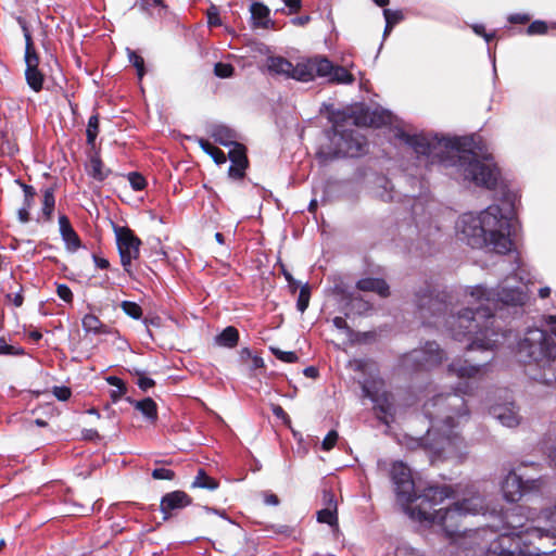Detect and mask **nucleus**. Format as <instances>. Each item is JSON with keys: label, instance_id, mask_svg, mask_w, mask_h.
Segmentation results:
<instances>
[{"label": "nucleus", "instance_id": "nucleus-1", "mask_svg": "<svg viewBox=\"0 0 556 556\" xmlns=\"http://www.w3.org/2000/svg\"><path fill=\"white\" fill-rule=\"evenodd\" d=\"M516 277H507L496 290H486L482 286L465 289L462 304L467 305L456 314L445 317L447 304L439 295L426 288L416 294V305L420 318L437 327H445L455 340L467 338L468 350H493L504 334L494 329L493 311L500 305H523L528 300L527 291L515 286Z\"/></svg>", "mask_w": 556, "mask_h": 556}, {"label": "nucleus", "instance_id": "nucleus-2", "mask_svg": "<svg viewBox=\"0 0 556 556\" xmlns=\"http://www.w3.org/2000/svg\"><path fill=\"white\" fill-rule=\"evenodd\" d=\"M406 142L431 164L454 167L459 176L477 186L492 189L497 184L500 172L491 154L478 155L473 151L463 150L458 139L418 135L406 136Z\"/></svg>", "mask_w": 556, "mask_h": 556}, {"label": "nucleus", "instance_id": "nucleus-3", "mask_svg": "<svg viewBox=\"0 0 556 556\" xmlns=\"http://www.w3.org/2000/svg\"><path fill=\"white\" fill-rule=\"evenodd\" d=\"M456 390L437 394L424 404L430 426L422 441L437 455L453 456L463 446L459 428L468 420L469 409L462 394L468 393V384L459 382Z\"/></svg>", "mask_w": 556, "mask_h": 556}, {"label": "nucleus", "instance_id": "nucleus-4", "mask_svg": "<svg viewBox=\"0 0 556 556\" xmlns=\"http://www.w3.org/2000/svg\"><path fill=\"white\" fill-rule=\"evenodd\" d=\"M453 497L454 492L451 486H430L419 497L420 503L417 507H407V515L421 525L438 527L447 539L454 541L463 533V519L469 515L484 514L486 507L484 497L478 491L470 489L462 500L435 508L443 504L444 500Z\"/></svg>", "mask_w": 556, "mask_h": 556}, {"label": "nucleus", "instance_id": "nucleus-5", "mask_svg": "<svg viewBox=\"0 0 556 556\" xmlns=\"http://www.w3.org/2000/svg\"><path fill=\"white\" fill-rule=\"evenodd\" d=\"M511 218L498 205H490L478 213H464L455 223L457 239L473 249H486L505 254L510 251Z\"/></svg>", "mask_w": 556, "mask_h": 556}, {"label": "nucleus", "instance_id": "nucleus-6", "mask_svg": "<svg viewBox=\"0 0 556 556\" xmlns=\"http://www.w3.org/2000/svg\"><path fill=\"white\" fill-rule=\"evenodd\" d=\"M376 114L377 113L374 112L371 116H368V112H366L362 118L340 111L331 112L329 114V119L332 123L333 128L331 142L337 148V154L355 157L366 151V140L364 136L361 135L358 130L346 127L357 125L380 126L389 119L388 115L382 114L379 116V121H377L375 118Z\"/></svg>", "mask_w": 556, "mask_h": 556}, {"label": "nucleus", "instance_id": "nucleus-7", "mask_svg": "<svg viewBox=\"0 0 556 556\" xmlns=\"http://www.w3.org/2000/svg\"><path fill=\"white\" fill-rule=\"evenodd\" d=\"M549 330L529 329L519 342V353L528 357L543 371L556 362V315L547 317Z\"/></svg>", "mask_w": 556, "mask_h": 556}, {"label": "nucleus", "instance_id": "nucleus-8", "mask_svg": "<svg viewBox=\"0 0 556 556\" xmlns=\"http://www.w3.org/2000/svg\"><path fill=\"white\" fill-rule=\"evenodd\" d=\"M18 23L25 38V79L33 91L39 92L42 89L45 81L43 74L38 70L39 56L36 53L33 38L25 21L18 18Z\"/></svg>", "mask_w": 556, "mask_h": 556}, {"label": "nucleus", "instance_id": "nucleus-9", "mask_svg": "<svg viewBox=\"0 0 556 556\" xmlns=\"http://www.w3.org/2000/svg\"><path fill=\"white\" fill-rule=\"evenodd\" d=\"M391 477L395 484L397 501L407 514V507H414L412 504L417 498L410 470L402 462H396L392 466Z\"/></svg>", "mask_w": 556, "mask_h": 556}, {"label": "nucleus", "instance_id": "nucleus-10", "mask_svg": "<svg viewBox=\"0 0 556 556\" xmlns=\"http://www.w3.org/2000/svg\"><path fill=\"white\" fill-rule=\"evenodd\" d=\"M444 356V352L435 342H427L424 348L408 353L404 358V365L416 369H430L440 365Z\"/></svg>", "mask_w": 556, "mask_h": 556}, {"label": "nucleus", "instance_id": "nucleus-11", "mask_svg": "<svg viewBox=\"0 0 556 556\" xmlns=\"http://www.w3.org/2000/svg\"><path fill=\"white\" fill-rule=\"evenodd\" d=\"M521 538L518 533H505L497 542L492 543L489 556H556L555 552H531L520 548Z\"/></svg>", "mask_w": 556, "mask_h": 556}, {"label": "nucleus", "instance_id": "nucleus-12", "mask_svg": "<svg viewBox=\"0 0 556 556\" xmlns=\"http://www.w3.org/2000/svg\"><path fill=\"white\" fill-rule=\"evenodd\" d=\"M116 243L121 263L126 271H130L131 262L139 257L141 241L127 227H115Z\"/></svg>", "mask_w": 556, "mask_h": 556}, {"label": "nucleus", "instance_id": "nucleus-13", "mask_svg": "<svg viewBox=\"0 0 556 556\" xmlns=\"http://www.w3.org/2000/svg\"><path fill=\"white\" fill-rule=\"evenodd\" d=\"M330 68V61L325 56L301 59L293 70V79L307 83L316 77H324Z\"/></svg>", "mask_w": 556, "mask_h": 556}, {"label": "nucleus", "instance_id": "nucleus-14", "mask_svg": "<svg viewBox=\"0 0 556 556\" xmlns=\"http://www.w3.org/2000/svg\"><path fill=\"white\" fill-rule=\"evenodd\" d=\"M542 482L540 480L522 482L521 478L514 471H510L502 482L503 496L507 502H518L522 495L529 491L539 489Z\"/></svg>", "mask_w": 556, "mask_h": 556}, {"label": "nucleus", "instance_id": "nucleus-15", "mask_svg": "<svg viewBox=\"0 0 556 556\" xmlns=\"http://www.w3.org/2000/svg\"><path fill=\"white\" fill-rule=\"evenodd\" d=\"M539 521L545 523V527H535L527 529L526 533L529 538V543H532V539L542 540L544 538L556 539V505L551 508L544 509L540 516Z\"/></svg>", "mask_w": 556, "mask_h": 556}, {"label": "nucleus", "instance_id": "nucleus-16", "mask_svg": "<svg viewBox=\"0 0 556 556\" xmlns=\"http://www.w3.org/2000/svg\"><path fill=\"white\" fill-rule=\"evenodd\" d=\"M490 414L501 425L508 428L517 427L521 422L519 408L514 402L495 404L490 408Z\"/></svg>", "mask_w": 556, "mask_h": 556}, {"label": "nucleus", "instance_id": "nucleus-17", "mask_svg": "<svg viewBox=\"0 0 556 556\" xmlns=\"http://www.w3.org/2000/svg\"><path fill=\"white\" fill-rule=\"evenodd\" d=\"M447 372L451 376L457 377L459 380H479L486 374V366L470 365L467 361L455 359L448 365Z\"/></svg>", "mask_w": 556, "mask_h": 556}, {"label": "nucleus", "instance_id": "nucleus-18", "mask_svg": "<svg viewBox=\"0 0 556 556\" xmlns=\"http://www.w3.org/2000/svg\"><path fill=\"white\" fill-rule=\"evenodd\" d=\"M190 504L191 498L187 493L173 491L162 497L160 507L164 514V519H168L172 510L185 508Z\"/></svg>", "mask_w": 556, "mask_h": 556}, {"label": "nucleus", "instance_id": "nucleus-19", "mask_svg": "<svg viewBox=\"0 0 556 556\" xmlns=\"http://www.w3.org/2000/svg\"><path fill=\"white\" fill-rule=\"evenodd\" d=\"M59 228L66 249L71 252L77 251L80 248V239L65 215L59 217Z\"/></svg>", "mask_w": 556, "mask_h": 556}, {"label": "nucleus", "instance_id": "nucleus-20", "mask_svg": "<svg viewBox=\"0 0 556 556\" xmlns=\"http://www.w3.org/2000/svg\"><path fill=\"white\" fill-rule=\"evenodd\" d=\"M328 83L337 85H351L354 83V76L343 66L333 65L330 62V68L324 75Z\"/></svg>", "mask_w": 556, "mask_h": 556}, {"label": "nucleus", "instance_id": "nucleus-21", "mask_svg": "<svg viewBox=\"0 0 556 556\" xmlns=\"http://www.w3.org/2000/svg\"><path fill=\"white\" fill-rule=\"evenodd\" d=\"M268 71L293 79L294 65L282 56H270L267 60Z\"/></svg>", "mask_w": 556, "mask_h": 556}, {"label": "nucleus", "instance_id": "nucleus-22", "mask_svg": "<svg viewBox=\"0 0 556 556\" xmlns=\"http://www.w3.org/2000/svg\"><path fill=\"white\" fill-rule=\"evenodd\" d=\"M83 329L87 333L109 334L111 329L104 325L96 315L87 314L81 319Z\"/></svg>", "mask_w": 556, "mask_h": 556}, {"label": "nucleus", "instance_id": "nucleus-23", "mask_svg": "<svg viewBox=\"0 0 556 556\" xmlns=\"http://www.w3.org/2000/svg\"><path fill=\"white\" fill-rule=\"evenodd\" d=\"M357 288L362 291L376 292L381 296L389 295V286L378 278H363L357 282Z\"/></svg>", "mask_w": 556, "mask_h": 556}, {"label": "nucleus", "instance_id": "nucleus-24", "mask_svg": "<svg viewBox=\"0 0 556 556\" xmlns=\"http://www.w3.org/2000/svg\"><path fill=\"white\" fill-rule=\"evenodd\" d=\"M250 11L252 18L257 26L268 28L274 25L269 18V9L265 4L261 2H254L252 3Z\"/></svg>", "mask_w": 556, "mask_h": 556}, {"label": "nucleus", "instance_id": "nucleus-25", "mask_svg": "<svg viewBox=\"0 0 556 556\" xmlns=\"http://www.w3.org/2000/svg\"><path fill=\"white\" fill-rule=\"evenodd\" d=\"M211 136L217 143L224 147H230L236 138L233 131L223 125L214 126L211 130Z\"/></svg>", "mask_w": 556, "mask_h": 556}, {"label": "nucleus", "instance_id": "nucleus-26", "mask_svg": "<svg viewBox=\"0 0 556 556\" xmlns=\"http://www.w3.org/2000/svg\"><path fill=\"white\" fill-rule=\"evenodd\" d=\"M239 339L238 330L235 327L225 328L216 338L215 341L220 346L233 348Z\"/></svg>", "mask_w": 556, "mask_h": 556}, {"label": "nucleus", "instance_id": "nucleus-27", "mask_svg": "<svg viewBox=\"0 0 556 556\" xmlns=\"http://www.w3.org/2000/svg\"><path fill=\"white\" fill-rule=\"evenodd\" d=\"M131 403L148 419H150V420L156 419V417H157L156 404L152 399L147 397L142 401H137V402H131Z\"/></svg>", "mask_w": 556, "mask_h": 556}, {"label": "nucleus", "instance_id": "nucleus-28", "mask_svg": "<svg viewBox=\"0 0 556 556\" xmlns=\"http://www.w3.org/2000/svg\"><path fill=\"white\" fill-rule=\"evenodd\" d=\"M192 488H200L206 490H216L218 488V482L206 475L203 469H199L198 473L192 482Z\"/></svg>", "mask_w": 556, "mask_h": 556}, {"label": "nucleus", "instance_id": "nucleus-29", "mask_svg": "<svg viewBox=\"0 0 556 556\" xmlns=\"http://www.w3.org/2000/svg\"><path fill=\"white\" fill-rule=\"evenodd\" d=\"M530 375L535 381L540 383L546 386H556V361L551 368L543 371L531 372Z\"/></svg>", "mask_w": 556, "mask_h": 556}, {"label": "nucleus", "instance_id": "nucleus-30", "mask_svg": "<svg viewBox=\"0 0 556 556\" xmlns=\"http://www.w3.org/2000/svg\"><path fill=\"white\" fill-rule=\"evenodd\" d=\"M106 381L110 386L114 387V389L111 391V397L113 402H117L126 393V387L124 382L115 376L108 377Z\"/></svg>", "mask_w": 556, "mask_h": 556}, {"label": "nucleus", "instance_id": "nucleus-31", "mask_svg": "<svg viewBox=\"0 0 556 556\" xmlns=\"http://www.w3.org/2000/svg\"><path fill=\"white\" fill-rule=\"evenodd\" d=\"M55 200L54 192L52 188H48L43 191V200H42V214L47 219H50L53 208H54Z\"/></svg>", "mask_w": 556, "mask_h": 556}, {"label": "nucleus", "instance_id": "nucleus-32", "mask_svg": "<svg viewBox=\"0 0 556 556\" xmlns=\"http://www.w3.org/2000/svg\"><path fill=\"white\" fill-rule=\"evenodd\" d=\"M231 146L232 149L229 151V159L231 163L248 164L244 147L236 141Z\"/></svg>", "mask_w": 556, "mask_h": 556}, {"label": "nucleus", "instance_id": "nucleus-33", "mask_svg": "<svg viewBox=\"0 0 556 556\" xmlns=\"http://www.w3.org/2000/svg\"><path fill=\"white\" fill-rule=\"evenodd\" d=\"M99 131V118L97 115L90 116L87 126V142L90 146L94 144Z\"/></svg>", "mask_w": 556, "mask_h": 556}, {"label": "nucleus", "instance_id": "nucleus-34", "mask_svg": "<svg viewBox=\"0 0 556 556\" xmlns=\"http://www.w3.org/2000/svg\"><path fill=\"white\" fill-rule=\"evenodd\" d=\"M317 520L329 526H336L338 523V517L336 509L325 508L318 511Z\"/></svg>", "mask_w": 556, "mask_h": 556}, {"label": "nucleus", "instance_id": "nucleus-35", "mask_svg": "<svg viewBox=\"0 0 556 556\" xmlns=\"http://www.w3.org/2000/svg\"><path fill=\"white\" fill-rule=\"evenodd\" d=\"M121 306L124 313L134 319H139L142 316L141 307L135 302L124 301Z\"/></svg>", "mask_w": 556, "mask_h": 556}, {"label": "nucleus", "instance_id": "nucleus-36", "mask_svg": "<svg viewBox=\"0 0 556 556\" xmlns=\"http://www.w3.org/2000/svg\"><path fill=\"white\" fill-rule=\"evenodd\" d=\"M88 170L89 174L98 180H103L105 178V174L102 170V162L98 157H92L90 160Z\"/></svg>", "mask_w": 556, "mask_h": 556}, {"label": "nucleus", "instance_id": "nucleus-37", "mask_svg": "<svg viewBox=\"0 0 556 556\" xmlns=\"http://www.w3.org/2000/svg\"><path fill=\"white\" fill-rule=\"evenodd\" d=\"M129 62L136 67L138 77L141 79L144 75V61L135 51L128 49Z\"/></svg>", "mask_w": 556, "mask_h": 556}, {"label": "nucleus", "instance_id": "nucleus-38", "mask_svg": "<svg viewBox=\"0 0 556 556\" xmlns=\"http://www.w3.org/2000/svg\"><path fill=\"white\" fill-rule=\"evenodd\" d=\"M233 66L229 63H216L214 66V73L217 77L229 78L233 75Z\"/></svg>", "mask_w": 556, "mask_h": 556}, {"label": "nucleus", "instance_id": "nucleus-39", "mask_svg": "<svg viewBox=\"0 0 556 556\" xmlns=\"http://www.w3.org/2000/svg\"><path fill=\"white\" fill-rule=\"evenodd\" d=\"M273 354L280 361L286 363H294L298 361V355L291 351H282L278 348H270Z\"/></svg>", "mask_w": 556, "mask_h": 556}, {"label": "nucleus", "instance_id": "nucleus-40", "mask_svg": "<svg viewBox=\"0 0 556 556\" xmlns=\"http://www.w3.org/2000/svg\"><path fill=\"white\" fill-rule=\"evenodd\" d=\"M383 16L386 23H388V28H393V26L403 18L401 11H391L389 9L383 10Z\"/></svg>", "mask_w": 556, "mask_h": 556}, {"label": "nucleus", "instance_id": "nucleus-41", "mask_svg": "<svg viewBox=\"0 0 556 556\" xmlns=\"http://www.w3.org/2000/svg\"><path fill=\"white\" fill-rule=\"evenodd\" d=\"M308 303H309V289L307 286H304L301 288L300 293H299L298 303H296L298 309L303 313L307 308Z\"/></svg>", "mask_w": 556, "mask_h": 556}, {"label": "nucleus", "instance_id": "nucleus-42", "mask_svg": "<svg viewBox=\"0 0 556 556\" xmlns=\"http://www.w3.org/2000/svg\"><path fill=\"white\" fill-rule=\"evenodd\" d=\"M23 190H24V204L23 207H27V210H30L34 205V200L36 195V191L34 187L21 184Z\"/></svg>", "mask_w": 556, "mask_h": 556}, {"label": "nucleus", "instance_id": "nucleus-43", "mask_svg": "<svg viewBox=\"0 0 556 556\" xmlns=\"http://www.w3.org/2000/svg\"><path fill=\"white\" fill-rule=\"evenodd\" d=\"M24 350L18 346L10 345L4 339H0V355H22Z\"/></svg>", "mask_w": 556, "mask_h": 556}, {"label": "nucleus", "instance_id": "nucleus-44", "mask_svg": "<svg viewBox=\"0 0 556 556\" xmlns=\"http://www.w3.org/2000/svg\"><path fill=\"white\" fill-rule=\"evenodd\" d=\"M547 29H548V26L545 22L534 21L529 25V27L527 29V34L530 36L544 35V34H546Z\"/></svg>", "mask_w": 556, "mask_h": 556}, {"label": "nucleus", "instance_id": "nucleus-45", "mask_svg": "<svg viewBox=\"0 0 556 556\" xmlns=\"http://www.w3.org/2000/svg\"><path fill=\"white\" fill-rule=\"evenodd\" d=\"M128 180H129L131 188L136 191H140V190L144 189V187H146L144 177L138 173H130L128 175Z\"/></svg>", "mask_w": 556, "mask_h": 556}, {"label": "nucleus", "instance_id": "nucleus-46", "mask_svg": "<svg viewBox=\"0 0 556 556\" xmlns=\"http://www.w3.org/2000/svg\"><path fill=\"white\" fill-rule=\"evenodd\" d=\"M339 438V434L336 430H331L328 432V434L325 437L321 443V447L325 451H330L337 443Z\"/></svg>", "mask_w": 556, "mask_h": 556}, {"label": "nucleus", "instance_id": "nucleus-47", "mask_svg": "<svg viewBox=\"0 0 556 556\" xmlns=\"http://www.w3.org/2000/svg\"><path fill=\"white\" fill-rule=\"evenodd\" d=\"M152 477L156 480H173L175 472L166 468H156L152 471Z\"/></svg>", "mask_w": 556, "mask_h": 556}, {"label": "nucleus", "instance_id": "nucleus-48", "mask_svg": "<svg viewBox=\"0 0 556 556\" xmlns=\"http://www.w3.org/2000/svg\"><path fill=\"white\" fill-rule=\"evenodd\" d=\"M248 164L231 163L229 167V176L233 178H242Z\"/></svg>", "mask_w": 556, "mask_h": 556}, {"label": "nucleus", "instance_id": "nucleus-49", "mask_svg": "<svg viewBox=\"0 0 556 556\" xmlns=\"http://www.w3.org/2000/svg\"><path fill=\"white\" fill-rule=\"evenodd\" d=\"M58 295L65 302L73 300V293L66 285H59L56 289Z\"/></svg>", "mask_w": 556, "mask_h": 556}, {"label": "nucleus", "instance_id": "nucleus-50", "mask_svg": "<svg viewBox=\"0 0 556 556\" xmlns=\"http://www.w3.org/2000/svg\"><path fill=\"white\" fill-rule=\"evenodd\" d=\"M207 20H208V24L210 25H213V26L220 25V18H219V15H218V10H217V8L215 5H212L207 10Z\"/></svg>", "mask_w": 556, "mask_h": 556}, {"label": "nucleus", "instance_id": "nucleus-51", "mask_svg": "<svg viewBox=\"0 0 556 556\" xmlns=\"http://www.w3.org/2000/svg\"><path fill=\"white\" fill-rule=\"evenodd\" d=\"M53 394L58 400L66 401L71 396V390L66 387H54Z\"/></svg>", "mask_w": 556, "mask_h": 556}, {"label": "nucleus", "instance_id": "nucleus-52", "mask_svg": "<svg viewBox=\"0 0 556 556\" xmlns=\"http://www.w3.org/2000/svg\"><path fill=\"white\" fill-rule=\"evenodd\" d=\"M208 155L213 157L216 164H224L226 162L225 153L216 147L212 150V152H210Z\"/></svg>", "mask_w": 556, "mask_h": 556}, {"label": "nucleus", "instance_id": "nucleus-53", "mask_svg": "<svg viewBox=\"0 0 556 556\" xmlns=\"http://www.w3.org/2000/svg\"><path fill=\"white\" fill-rule=\"evenodd\" d=\"M138 386L141 390L147 391L154 386V381L148 377H140L138 379Z\"/></svg>", "mask_w": 556, "mask_h": 556}, {"label": "nucleus", "instance_id": "nucleus-54", "mask_svg": "<svg viewBox=\"0 0 556 556\" xmlns=\"http://www.w3.org/2000/svg\"><path fill=\"white\" fill-rule=\"evenodd\" d=\"M273 414L282 419L285 422H289V416L287 415V413L283 410V408L279 405H275L273 406Z\"/></svg>", "mask_w": 556, "mask_h": 556}, {"label": "nucleus", "instance_id": "nucleus-55", "mask_svg": "<svg viewBox=\"0 0 556 556\" xmlns=\"http://www.w3.org/2000/svg\"><path fill=\"white\" fill-rule=\"evenodd\" d=\"M472 30H473L477 35L483 36V37H484V39L486 40V42H489V41L492 39V37H493V35L486 34V33L484 31V26H483V25H479V24L473 25V26H472Z\"/></svg>", "mask_w": 556, "mask_h": 556}, {"label": "nucleus", "instance_id": "nucleus-56", "mask_svg": "<svg viewBox=\"0 0 556 556\" xmlns=\"http://www.w3.org/2000/svg\"><path fill=\"white\" fill-rule=\"evenodd\" d=\"M93 262L98 268L105 269L109 267L110 263L106 258L98 256L96 254L92 255Z\"/></svg>", "mask_w": 556, "mask_h": 556}, {"label": "nucleus", "instance_id": "nucleus-57", "mask_svg": "<svg viewBox=\"0 0 556 556\" xmlns=\"http://www.w3.org/2000/svg\"><path fill=\"white\" fill-rule=\"evenodd\" d=\"M285 5L290 9V13L296 12L301 8V0H282Z\"/></svg>", "mask_w": 556, "mask_h": 556}, {"label": "nucleus", "instance_id": "nucleus-58", "mask_svg": "<svg viewBox=\"0 0 556 556\" xmlns=\"http://www.w3.org/2000/svg\"><path fill=\"white\" fill-rule=\"evenodd\" d=\"M264 502H265V504L273 505V506H276L279 504V500H278L277 495H275L273 493H266L264 495Z\"/></svg>", "mask_w": 556, "mask_h": 556}, {"label": "nucleus", "instance_id": "nucleus-59", "mask_svg": "<svg viewBox=\"0 0 556 556\" xmlns=\"http://www.w3.org/2000/svg\"><path fill=\"white\" fill-rule=\"evenodd\" d=\"M17 216H18L20 222L27 223L29 220V210H27V207L22 206L17 211Z\"/></svg>", "mask_w": 556, "mask_h": 556}, {"label": "nucleus", "instance_id": "nucleus-60", "mask_svg": "<svg viewBox=\"0 0 556 556\" xmlns=\"http://www.w3.org/2000/svg\"><path fill=\"white\" fill-rule=\"evenodd\" d=\"M509 21L511 23H520L523 24L529 21V16L526 14H514L509 16Z\"/></svg>", "mask_w": 556, "mask_h": 556}, {"label": "nucleus", "instance_id": "nucleus-61", "mask_svg": "<svg viewBox=\"0 0 556 556\" xmlns=\"http://www.w3.org/2000/svg\"><path fill=\"white\" fill-rule=\"evenodd\" d=\"M198 142L200 147L203 149V151L207 154H210V152H212V150L215 148L211 142H208L205 139H199Z\"/></svg>", "mask_w": 556, "mask_h": 556}, {"label": "nucleus", "instance_id": "nucleus-62", "mask_svg": "<svg viewBox=\"0 0 556 556\" xmlns=\"http://www.w3.org/2000/svg\"><path fill=\"white\" fill-rule=\"evenodd\" d=\"M332 323H333V326L338 329H346L348 328V324L343 317H334Z\"/></svg>", "mask_w": 556, "mask_h": 556}, {"label": "nucleus", "instance_id": "nucleus-63", "mask_svg": "<svg viewBox=\"0 0 556 556\" xmlns=\"http://www.w3.org/2000/svg\"><path fill=\"white\" fill-rule=\"evenodd\" d=\"M291 22L293 25L303 26L309 22V16L303 15V16L294 17Z\"/></svg>", "mask_w": 556, "mask_h": 556}, {"label": "nucleus", "instance_id": "nucleus-64", "mask_svg": "<svg viewBox=\"0 0 556 556\" xmlns=\"http://www.w3.org/2000/svg\"><path fill=\"white\" fill-rule=\"evenodd\" d=\"M304 375L309 378H315L318 375V370L311 366L304 369Z\"/></svg>", "mask_w": 556, "mask_h": 556}]
</instances>
